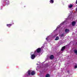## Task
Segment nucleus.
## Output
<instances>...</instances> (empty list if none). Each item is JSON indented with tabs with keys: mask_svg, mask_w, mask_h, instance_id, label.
Instances as JSON below:
<instances>
[{
	"mask_svg": "<svg viewBox=\"0 0 77 77\" xmlns=\"http://www.w3.org/2000/svg\"><path fill=\"white\" fill-rule=\"evenodd\" d=\"M34 54H32L31 56V58L32 59H34L36 57V56H37L38 55V53H36L35 51Z\"/></svg>",
	"mask_w": 77,
	"mask_h": 77,
	"instance_id": "f257e3e1",
	"label": "nucleus"
},
{
	"mask_svg": "<svg viewBox=\"0 0 77 77\" xmlns=\"http://www.w3.org/2000/svg\"><path fill=\"white\" fill-rule=\"evenodd\" d=\"M36 51L38 53H39L41 51V48H39L36 50Z\"/></svg>",
	"mask_w": 77,
	"mask_h": 77,
	"instance_id": "f03ea898",
	"label": "nucleus"
},
{
	"mask_svg": "<svg viewBox=\"0 0 77 77\" xmlns=\"http://www.w3.org/2000/svg\"><path fill=\"white\" fill-rule=\"evenodd\" d=\"M49 58L51 60H53L54 59V56L53 55H51L50 56Z\"/></svg>",
	"mask_w": 77,
	"mask_h": 77,
	"instance_id": "7ed1b4c3",
	"label": "nucleus"
},
{
	"mask_svg": "<svg viewBox=\"0 0 77 77\" xmlns=\"http://www.w3.org/2000/svg\"><path fill=\"white\" fill-rule=\"evenodd\" d=\"M76 24V22L75 21H73L72 23V26H75V25Z\"/></svg>",
	"mask_w": 77,
	"mask_h": 77,
	"instance_id": "20e7f679",
	"label": "nucleus"
},
{
	"mask_svg": "<svg viewBox=\"0 0 77 77\" xmlns=\"http://www.w3.org/2000/svg\"><path fill=\"white\" fill-rule=\"evenodd\" d=\"M65 48H66V47H65V46L62 47L61 49V51H64V50L65 49Z\"/></svg>",
	"mask_w": 77,
	"mask_h": 77,
	"instance_id": "39448f33",
	"label": "nucleus"
},
{
	"mask_svg": "<svg viewBox=\"0 0 77 77\" xmlns=\"http://www.w3.org/2000/svg\"><path fill=\"white\" fill-rule=\"evenodd\" d=\"M31 74L32 75H33L35 74V72L34 71H33L31 72Z\"/></svg>",
	"mask_w": 77,
	"mask_h": 77,
	"instance_id": "423d86ee",
	"label": "nucleus"
},
{
	"mask_svg": "<svg viewBox=\"0 0 77 77\" xmlns=\"http://www.w3.org/2000/svg\"><path fill=\"white\" fill-rule=\"evenodd\" d=\"M12 26L11 24H7V26L8 27H11V26Z\"/></svg>",
	"mask_w": 77,
	"mask_h": 77,
	"instance_id": "0eeeda50",
	"label": "nucleus"
},
{
	"mask_svg": "<svg viewBox=\"0 0 77 77\" xmlns=\"http://www.w3.org/2000/svg\"><path fill=\"white\" fill-rule=\"evenodd\" d=\"M59 37L58 36H57L56 38L55 39V41H57V40H59Z\"/></svg>",
	"mask_w": 77,
	"mask_h": 77,
	"instance_id": "6e6552de",
	"label": "nucleus"
},
{
	"mask_svg": "<svg viewBox=\"0 0 77 77\" xmlns=\"http://www.w3.org/2000/svg\"><path fill=\"white\" fill-rule=\"evenodd\" d=\"M49 2L50 3H54V0H51Z\"/></svg>",
	"mask_w": 77,
	"mask_h": 77,
	"instance_id": "1a4fd4ad",
	"label": "nucleus"
},
{
	"mask_svg": "<svg viewBox=\"0 0 77 77\" xmlns=\"http://www.w3.org/2000/svg\"><path fill=\"white\" fill-rule=\"evenodd\" d=\"M65 32H66V33H67V32H69V30L67 29H65Z\"/></svg>",
	"mask_w": 77,
	"mask_h": 77,
	"instance_id": "9d476101",
	"label": "nucleus"
},
{
	"mask_svg": "<svg viewBox=\"0 0 77 77\" xmlns=\"http://www.w3.org/2000/svg\"><path fill=\"white\" fill-rule=\"evenodd\" d=\"M50 74H47L45 76V77H50Z\"/></svg>",
	"mask_w": 77,
	"mask_h": 77,
	"instance_id": "9b49d317",
	"label": "nucleus"
},
{
	"mask_svg": "<svg viewBox=\"0 0 77 77\" xmlns=\"http://www.w3.org/2000/svg\"><path fill=\"white\" fill-rule=\"evenodd\" d=\"M72 6H73V5H72L71 4L69 5V8H72Z\"/></svg>",
	"mask_w": 77,
	"mask_h": 77,
	"instance_id": "f8f14e48",
	"label": "nucleus"
},
{
	"mask_svg": "<svg viewBox=\"0 0 77 77\" xmlns=\"http://www.w3.org/2000/svg\"><path fill=\"white\" fill-rule=\"evenodd\" d=\"M30 70H29L28 71V75H30Z\"/></svg>",
	"mask_w": 77,
	"mask_h": 77,
	"instance_id": "ddd939ff",
	"label": "nucleus"
},
{
	"mask_svg": "<svg viewBox=\"0 0 77 77\" xmlns=\"http://www.w3.org/2000/svg\"><path fill=\"white\" fill-rule=\"evenodd\" d=\"M74 52L75 53L77 54V50H76V49H75L74 50Z\"/></svg>",
	"mask_w": 77,
	"mask_h": 77,
	"instance_id": "4468645a",
	"label": "nucleus"
},
{
	"mask_svg": "<svg viewBox=\"0 0 77 77\" xmlns=\"http://www.w3.org/2000/svg\"><path fill=\"white\" fill-rule=\"evenodd\" d=\"M60 36L61 37H63V36H64V34H62L61 35H60Z\"/></svg>",
	"mask_w": 77,
	"mask_h": 77,
	"instance_id": "2eb2a0df",
	"label": "nucleus"
},
{
	"mask_svg": "<svg viewBox=\"0 0 77 77\" xmlns=\"http://www.w3.org/2000/svg\"><path fill=\"white\" fill-rule=\"evenodd\" d=\"M77 68V65L76 66H75V68Z\"/></svg>",
	"mask_w": 77,
	"mask_h": 77,
	"instance_id": "dca6fc26",
	"label": "nucleus"
},
{
	"mask_svg": "<svg viewBox=\"0 0 77 77\" xmlns=\"http://www.w3.org/2000/svg\"><path fill=\"white\" fill-rule=\"evenodd\" d=\"M67 72H68V74H69V71L68 70L67 71Z\"/></svg>",
	"mask_w": 77,
	"mask_h": 77,
	"instance_id": "f3484780",
	"label": "nucleus"
},
{
	"mask_svg": "<svg viewBox=\"0 0 77 77\" xmlns=\"http://www.w3.org/2000/svg\"><path fill=\"white\" fill-rule=\"evenodd\" d=\"M76 4H77V0H76Z\"/></svg>",
	"mask_w": 77,
	"mask_h": 77,
	"instance_id": "a211bd4d",
	"label": "nucleus"
},
{
	"mask_svg": "<svg viewBox=\"0 0 77 77\" xmlns=\"http://www.w3.org/2000/svg\"><path fill=\"white\" fill-rule=\"evenodd\" d=\"M6 0H4V2H6Z\"/></svg>",
	"mask_w": 77,
	"mask_h": 77,
	"instance_id": "6ab92c4d",
	"label": "nucleus"
},
{
	"mask_svg": "<svg viewBox=\"0 0 77 77\" xmlns=\"http://www.w3.org/2000/svg\"><path fill=\"white\" fill-rule=\"evenodd\" d=\"M63 23H62V24H63Z\"/></svg>",
	"mask_w": 77,
	"mask_h": 77,
	"instance_id": "aec40b11",
	"label": "nucleus"
},
{
	"mask_svg": "<svg viewBox=\"0 0 77 77\" xmlns=\"http://www.w3.org/2000/svg\"><path fill=\"white\" fill-rule=\"evenodd\" d=\"M47 39V38H46V39Z\"/></svg>",
	"mask_w": 77,
	"mask_h": 77,
	"instance_id": "412c9836",
	"label": "nucleus"
}]
</instances>
